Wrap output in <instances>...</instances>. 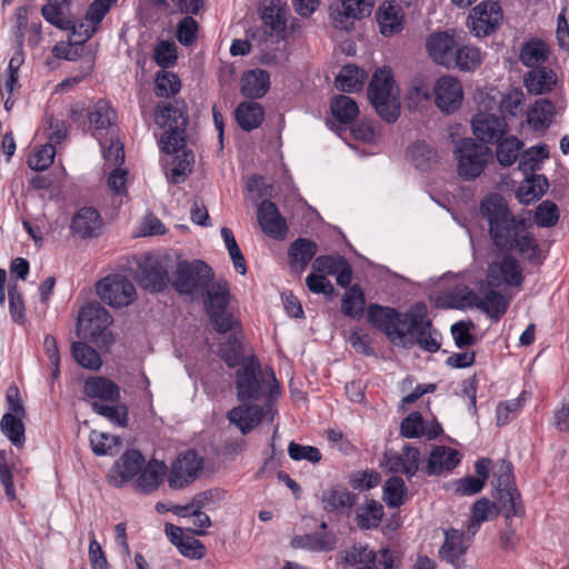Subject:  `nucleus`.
<instances>
[{
	"mask_svg": "<svg viewBox=\"0 0 569 569\" xmlns=\"http://www.w3.org/2000/svg\"><path fill=\"white\" fill-rule=\"evenodd\" d=\"M368 321L391 341L418 345L423 351L435 353L441 343L440 333L428 318V307L423 301L411 305L405 312L392 307L370 303L367 309Z\"/></svg>",
	"mask_w": 569,
	"mask_h": 569,
	"instance_id": "f257e3e1",
	"label": "nucleus"
},
{
	"mask_svg": "<svg viewBox=\"0 0 569 569\" xmlns=\"http://www.w3.org/2000/svg\"><path fill=\"white\" fill-rule=\"evenodd\" d=\"M237 399L241 405L227 413L228 420L236 425L242 435H247L258 426L266 415V409L259 405H248L259 400L264 395L266 381L261 376V366L256 356L248 357L236 371Z\"/></svg>",
	"mask_w": 569,
	"mask_h": 569,
	"instance_id": "f03ea898",
	"label": "nucleus"
},
{
	"mask_svg": "<svg viewBox=\"0 0 569 569\" xmlns=\"http://www.w3.org/2000/svg\"><path fill=\"white\" fill-rule=\"evenodd\" d=\"M488 218L489 232L493 244L499 251L510 253L517 251L520 257L533 267L543 263V254L538 240L529 231L525 216H485Z\"/></svg>",
	"mask_w": 569,
	"mask_h": 569,
	"instance_id": "7ed1b4c3",
	"label": "nucleus"
},
{
	"mask_svg": "<svg viewBox=\"0 0 569 569\" xmlns=\"http://www.w3.org/2000/svg\"><path fill=\"white\" fill-rule=\"evenodd\" d=\"M154 119L158 126L167 128L159 141L161 151L166 153L176 151L180 142H186L189 114L183 100H176L174 103L158 102L154 106Z\"/></svg>",
	"mask_w": 569,
	"mask_h": 569,
	"instance_id": "20e7f679",
	"label": "nucleus"
},
{
	"mask_svg": "<svg viewBox=\"0 0 569 569\" xmlns=\"http://www.w3.org/2000/svg\"><path fill=\"white\" fill-rule=\"evenodd\" d=\"M457 172L465 181H473L481 176L493 161L495 153L489 146L479 143L475 138H460L453 148Z\"/></svg>",
	"mask_w": 569,
	"mask_h": 569,
	"instance_id": "39448f33",
	"label": "nucleus"
},
{
	"mask_svg": "<svg viewBox=\"0 0 569 569\" xmlns=\"http://www.w3.org/2000/svg\"><path fill=\"white\" fill-rule=\"evenodd\" d=\"M491 485L492 497L498 501L506 519L525 516V506L521 493L516 487L513 466L509 460L501 459L497 465Z\"/></svg>",
	"mask_w": 569,
	"mask_h": 569,
	"instance_id": "423d86ee",
	"label": "nucleus"
},
{
	"mask_svg": "<svg viewBox=\"0 0 569 569\" xmlns=\"http://www.w3.org/2000/svg\"><path fill=\"white\" fill-rule=\"evenodd\" d=\"M112 323L108 310L98 302L82 307L78 316V335L94 343L98 348H107L112 343L111 333L107 330Z\"/></svg>",
	"mask_w": 569,
	"mask_h": 569,
	"instance_id": "0eeeda50",
	"label": "nucleus"
},
{
	"mask_svg": "<svg viewBox=\"0 0 569 569\" xmlns=\"http://www.w3.org/2000/svg\"><path fill=\"white\" fill-rule=\"evenodd\" d=\"M134 278L139 286L150 292H162L171 282L169 271L172 269L170 254L144 253L136 257Z\"/></svg>",
	"mask_w": 569,
	"mask_h": 569,
	"instance_id": "6e6552de",
	"label": "nucleus"
},
{
	"mask_svg": "<svg viewBox=\"0 0 569 569\" xmlns=\"http://www.w3.org/2000/svg\"><path fill=\"white\" fill-rule=\"evenodd\" d=\"M203 306L210 322L218 333H227L237 325L233 316L227 311L230 303L229 283L224 279H219L204 289Z\"/></svg>",
	"mask_w": 569,
	"mask_h": 569,
	"instance_id": "1a4fd4ad",
	"label": "nucleus"
},
{
	"mask_svg": "<svg viewBox=\"0 0 569 569\" xmlns=\"http://www.w3.org/2000/svg\"><path fill=\"white\" fill-rule=\"evenodd\" d=\"M214 279L212 268L202 260L179 261L170 282L172 288L180 295L194 297L203 295Z\"/></svg>",
	"mask_w": 569,
	"mask_h": 569,
	"instance_id": "9d476101",
	"label": "nucleus"
},
{
	"mask_svg": "<svg viewBox=\"0 0 569 569\" xmlns=\"http://www.w3.org/2000/svg\"><path fill=\"white\" fill-rule=\"evenodd\" d=\"M100 299L112 308L127 307L136 299L133 283L123 274L114 273L104 277L96 284Z\"/></svg>",
	"mask_w": 569,
	"mask_h": 569,
	"instance_id": "9b49d317",
	"label": "nucleus"
},
{
	"mask_svg": "<svg viewBox=\"0 0 569 569\" xmlns=\"http://www.w3.org/2000/svg\"><path fill=\"white\" fill-rule=\"evenodd\" d=\"M203 468V460L194 450L180 453L171 463L168 472V486L180 490L191 485Z\"/></svg>",
	"mask_w": 569,
	"mask_h": 569,
	"instance_id": "f8f14e48",
	"label": "nucleus"
},
{
	"mask_svg": "<svg viewBox=\"0 0 569 569\" xmlns=\"http://www.w3.org/2000/svg\"><path fill=\"white\" fill-rule=\"evenodd\" d=\"M460 42L456 29L437 30L426 38V50L436 64L448 69Z\"/></svg>",
	"mask_w": 569,
	"mask_h": 569,
	"instance_id": "ddd939ff",
	"label": "nucleus"
},
{
	"mask_svg": "<svg viewBox=\"0 0 569 569\" xmlns=\"http://www.w3.org/2000/svg\"><path fill=\"white\" fill-rule=\"evenodd\" d=\"M471 129L475 139L486 146L496 144L508 132V123L505 116L479 111L472 117Z\"/></svg>",
	"mask_w": 569,
	"mask_h": 569,
	"instance_id": "4468645a",
	"label": "nucleus"
},
{
	"mask_svg": "<svg viewBox=\"0 0 569 569\" xmlns=\"http://www.w3.org/2000/svg\"><path fill=\"white\" fill-rule=\"evenodd\" d=\"M358 495L350 491L342 483L329 485L321 491L320 502L322 510L328 515L349 517L358 503Z\"/></svg>",
	"mask_w": 569,
	"mask_h": 569,
	"instance_id": "2eb2a0df",
	"label": "nucleus"
},
{
	"mask_svg": "<svg viewBox=\"0 0 569 569\" xmlns=\"http://www.w3.org/2000/svg\"><path fill=\"white\" fill-rule=\"evenodd\" d=\"M432 90L435 103L441 112L450 114L460 108L463 92L457 78L442 76L436 81Z\"/></svg>",
	"mask_w": 569,
	"mask_h": 569,
	"instance_id": "dca6fc26",
	"label": "nucleus"
},
{
	"mask_svg": "<svg viewBox=\"0 0 569 569\" xmlns=\"http://www.w3.org/2000/svg\"><path fill=\"white\" fill-rule=\"evenodd\" d=\"M144 463L146 459L140 450H126L110 469V482L117 488L122 487L138 476Z\"/></svg>",
	"mask_w": 569,
	"mask_h": 569,
	"instance_id": "f3484780",
	"label": "nucleus"
},
{
	"mask_svg": "<svg viewBox=\"0 0 569 569\" xmlns=\"http://www.w3.org/2000/svg\"><path fill=\"white\" fill-rule=\"evenodd\" d=\"M487 278L488 287H498L501 282L512 287H519L523 282L520 263L509 253H507L500 262L489 264Z\"/></svg>",
	"mask_w": 569,
	"mask_h": 569,
	"instance_id": "a211bd4d",
	"label": "nucleus"
},
{
	"mask_svg": "<svg viewBox=\"0 0 569 569\" xmlns=\"http://www.w3.org/2000/svg\"><path fill=\"white\" fill-rule=\"evenodd\" d=\"M28 472L29 469H22L18 466V457L13 450H0V482L9 501H14L17 498L14 477L18 480H23Z\"/></svg>",
	"mask_w": 569,
	"mask_h": 569,
	"instance_id": "6ab92c4d",
	"label": "nucleus"
},
{
	"mask_svg": "<svg viewBox=\"0 0 569 569\" xmlns=\"http://www.w3.org/2000/svg\"><path fill=\"white\" fill-rule=\"evenodd\" d=\"M379 31L383 37H391L403 30L406 18L402 8L395 1L381 2L376 11Z\"/></svg>",
	"mask_w": 569,
	"mask_h": 569,
	"instance_id": "aec40b11",
	"label": "nucleus"
},
{
	"mask_svg": "<svg viewBox=\"0 0 569 569\" xmlns=\"http://www.w3.org/2000/svg\"><path fill=\"white\" fill-rule=\"evenodd\" d=\"M461 461V455L457 449L436 446L421 469L426 476H440L445 471H452Z\"/></svg>",
	"mask_w": 569,
	"mask_h": 569,
	"instance_id": "412c9836",
	"label": "nucleus"
},
{
	"mask_svg": "<svg viewBox=\"0 0 569 569\" xmlns=\"http://www.w3.org/2000/svg\"><path fill=\"white\" fill-rule=\"evenodd\" d=\"M478 295L467 286H456L448 292L439 295L435 305L440 309H458L477 308Z\"/></svg>",
	"mask_w": 569,
	"mask_h": 569,
	"instance_id": "4be33fe9",
	"label": "nucleus"
},
{
	"mask_svg": "<svg viewBox=\"0 0 569 569\" xmlns=\"http://www.w3.org/2000/svg\"><path fill=\"white\" fill-rule=\"evenodd\" d=\"M270 89V74L267 70L256 68L247 70L241 77L240 93L250 100L263 98Z\"/></svg>",
	"mask_w": 569,
	"mask_h": 569,
	"instance_id": "5701e85b",
	"label": "nucleus"
},
{
	"mask_svg": "<svg viewBox=\"0 0 569 569\" xmlns=\"http://www.w3.org/2000/svg\"><path fill=\"white\" fill-rule=\"evenodd\" d=\"M338 538L333 531L298 535L291 539L295 549H306L312 552H329L336 549Z\"/></svg>",
	"mask_w": 569,
	"mask_h": 569,
	"instance_id": "b1692460",
	"label": "nucleus"
},
{
	"mask_svg": "<svg viewBox=\"0 0 569 569\" xmlns=\"http://www.w3.org/2000/svg\"><path fill=\"white\" fill-rule=\"evenodd\" d=\"M168 471L163 461L151 459L147 466H143L134 480V487L144 495L156 491Z\"/></svg>",
	"mask_w": 569,
	"mask_h": 569,
	"instance_id": "393cba45",
	"label": "nucleus"
},
{
	"mask_svg": "<svg viewBox=\"0 0 569 569\" xmlns=\"http://www.w3.org/2000/svg\"><path fill=\"white\" fill-rule=\"evenodd\" d=\"M83 393L88 398L100 399L106 402H118L120 400V387L103 376L87 378L83 383Z\"/></svg>",
	"mask_w": 569,
	"mask_h": 569,
	"instance_id": "a878e982",
	"label": "nucleus"
},
{
	"mask_svg": "<svg viewBox=\"0 0 569 569\" xmlns=\"http://www.w3.org/2000/svg\"><path fill=\"white\" fill-rule=\"evenodd\" d=\"M318 252L317 243L309 238H297L288 249V260L291 270L302 272Z\"/></svg>",
	"mask_w": 569,
	"mask_h": 569,
	"instance_id": "bb28decb",
	"label": "nucleus"
},
{
	"mask_svg": "<svg viewBox=\"0 0 569 569\" xmlns=\"http://www.w3.org/2000/svg\"><path fill=\"white\" fill-rule=\"evenodd\" d=\"M367 94L368 99L400 94L391 67L383 66L375 71L368 83Z\"/></svg>",
	"mask_w": 569,
	"mask_h": 569,
	"instance_id": "cd10ccee",
	"label": "nucleus"
},
{
	"mask_svg": "<svg viewBox=\"0 0 569 569\" xmlns=\"http://www.w3.org/2000/svg\"><path fill=\"white\" fill-rule=\"evenodd\" d=\"M551 50L549 44L540 38H530L521 44L519 61L528 68H542L548 61Z\"/></svg>",
	"mask_w": 569,
	"mask_h": 569,
	"instance_id": "c85d7f7f",
	"label": "nucleus"
},
{
	"mask_svg": "<svg viewBox=\"0 0 569 569\" xmlns=\"http://www.w3.org/2000/svg\"><path fill=\"white\" fill-rule=\"evenodd\" d=\"M467 546H465L463 536L457 530L446 532L443 545L439 550L441 560L452 565L455 569L465 568V553Z\"/></svg>",
	"mask_w": 569,
	"mask_h": 569,
	"instance_id": "c756f323",
	"label": "nucleus"
},
{
	"mask_svg": "<svg viewBox=\"0 0 569 569\" xmlns=\"http://www.w3.org/2000/svg\"><path fill=\"white\" fill-rule=\"evenodd\" d=\"M264 113L261 103L253 100L242 101L234 109V120L242 131L250 132L262 124Z\"/></svg>",
	"mask_w": 569,
	"mask_h": 569,
	"instance_id": "7c9ffc66",
	"label": "nucleus"
},
{
	"mask_svg": "<svg viewBox=\"0 0 569 569\" xmlns=\"http://www.w3.org/2000/svg\"><path fill=\"white\" fill-rule=\"evenodd\" d=\"M342 11L333 16L335 26L339 29L348 30L346 20H360L369 17L375 7V0H341Z\"/></svg>",
	"mask_w": 569,
	"mask_h": 569,
	"instance_id": "2f4dec72",
	"label": "nucleus"
},
{
	"mask_svg": "<svg viewBox=\"0 0 569 569\" xmlns=\"http://www.w3.org/2000/svg\"><path fill=\"white\" fill-rule=\"evenodd\" d=\"M523 83L529 93L537 96L548 93L557 83V74L548 67L533 68L525 76Z\"/></svg>",
	"mask_w": 569,
	"mask_h": 569,
	"instance_id": "473e14b6",
	"label": "nucleus"
},
{
	"mask_svg": "<svg viewBox=\"0 0 569 569\" xmlns=\"http://www.w3.org/2000/svg\"><path fill=\"white\" fill-rule=\"evenodd\" d=\"M556 116V107L552 101L539 98L527 112V122L535 131L547 130Z\"/></svg>",
	"mask_w": 569,
	"mask_h": 569,
	"instance_id": "72a5a7b5",
	"label": "nucleus"
},
{
	"mask_svg": "<svg viewBox=\"0 0 569 569\" xmlns=\"http://www.w3.org/2000/svg\"><path fill=\"white\" fill-rule=\"evenodd\" d=\"M549 188V181L545 174L531 173L518 187L516 198L520 203L530 204L540 199Z\"/></svg>",
	"mask_w": 569,
	"mask_h": 569,
	"instance_id": "f704fd0d",
	"label": "nucleus"
},
{
	"mask_svg": "<svg viewBox=\"0 0 569 569\" xmlns=\"http://www.w3.org/2000/svg\"><path fill=\"white\" fill-rule=\"evenodd\" d=\"M483 283L479 288L483 293V299L478 298L477 308L487 313L493 321H499L509 308V300L499 291L493 289L486 290Z\"/></svg>",
	"mask_w": 569,
	"mask_h": 569,
	"instance_id": "c9c22d12",
	"label": "nucleus"
},
{
	"mask_svg": "<svg viewBox=\"0 0 569 569\" xmlns=\"http://www.w3.org/2000/svg\"><path fill=\"white\" fill-rule=\"evenodd\" d=\"M171 153H174L176 156L172 160L170 178L173 183H180L192 172L194 153L186 147V142H180L178 149L169 152L168 154Z\"/></svg>",
	"mask_w": 569,
	"mask_h": 569,
	"instance_id": "e433bc0d",
	"label": "nucleus"
},
{
	"mask_svg": "<svg viewBox=\"0 0 569 569\" xmlns=\"http://www.w3.org/2000/svg\"><path fill=\"white\" fill-rule=\"evenodd\" d=\"M92 136L102 130H108L117 117L116 110L104 99H99L92 110L87 112Z\"/></svg>",
	"mask_w": 569,
	"mask_h": 569,
	"instance_id": "4c0bfd02",
	"label": "nucleus"
},
{
	"mask_svg": "<svg viewBox=\"0 0 569 569\" xmlns=\"http://www.w3.org/2000/svg\"><path fill=\"white\" fill-rule=\"evenodd\" d=\"M365 80V71L357 64L348 63L337 74L335 86L341 92H358L362 89Z\"/></svg>",
	"mask_w": 569,
	"mask_h": 569,
	"instance_id": "58836bf2",
	"label": "nucleus"
},
{
	"mask_svg": "<svg viewBox=\"0 0 569 569\" xmlns=\"http://www.w3.org/2000/svg\"><path fill=\"white\" fill-rule=\"evenodd\" d=\"M330 111L333 119L343 126L351 124L359 114L356 100L345 94H337L331 98Z\"/></svg>",
	"mask_w": 569,
	"mask_h": 569,
	"instance_id": "ea45409f",
	"label": "nucleus"
},
{
	"mask_svg": "<svg viewBox=\"0 0 569 569\" xmlns=\"http://www.w3.org/2000/svg\"><path fill=\"white\" fill-rule=\"evenodd\" d=\"M482 63V54L479 48L460 42L455 51L453 61L449 70L459 69L462 72L475 71Z\"/></svg>",
	"mask_w": 569,
	"mask_h": 569,
	"instance_id": "a19ab883",
	"label": "nucleus"
},
{
	"mask_svg": "<svg viewBox=\"0 0 569 569\" xmlns=\"http://www.w3.org/2000/svg\"><path fill=\"white\" fill-rule=\"evenodd\" d=\"M26 417L6 412L0 420L1 432L17 448H22L26 443V427L23 423Z\"/></svg>",
	"mask_w": 569,
	"mask_h": 569,
	"instance_id": "79ce46f5",
	"label": "nucleus"
},
{
	"mask_svg": "<svg viewBox=\"0 0 569 569\" xmlns=\"http://www.w3.org/2000/svg\"><path fill=\"white\" fill-rule=\"evenodd\" d=\"M408 489L405 480L392 476L382 486V500L389 508H399L406 503Z\"/></svg>",
	"mask_w": 569,
	"mask_h": 569,
	"instance_id": "37998d69",
	"label": "nucleus"
},
{
	"mask_svg": "<svg viewBox=\"0 0 569 569\" xmlns=\"http://www.w3.org/2000/svg\"><path fill=\"white\" fill-rule=\"evenodd\" d=\"M366 298L362 288L355 283L341 299V311L351 319H359L365 311Z\"/></svg>",
	"mask_w": 569,
	"mask_h": 569,
	"instance_id": "c03bdc74",
	"label": "nucleus"
},
{
	"mask_svg": "<svg viewBox=\"0 0 569 569\" xmlns=\"http://www.w3.org/2000/svg\"><path fill=\"white\" fill-rule=\"evenodd\" d=\"M383 515V506L379 501L373 499L367 500L366 506L357 511V526L362 530L376 529L379 527Z\"/></svg>",
	"mask_w": 569,
	"mask_h": 569,
	"instance_id": "a18cd8bd",
	"label": "nucleus"
},
{
	"mask_svg": "<svg viewBox=\"0 0 569 569\" xmlns=\"http://www.w3.org/2000/svg\"><path fill=\"white\" fill-rule=\"evenodd\" d=\"M71 355L74 361L84 369L98 371L102 366V359L99 352L86 342H72Z\"/></svg>",
	"mask_w": 569,
	"mask_h": 569,
	"instance_id": "49530a36",
	"label": "nucleus"
},
{
	"mask_svg": "<svg viewBox=\"0 0 569 569\" xmlns=\"http://www.w3.org/2000/svg\"><path fill=\"white\" fill-rule=\"evenodd\" d=\"M102 216H72L70 229L82 239L98 237L103 228Z\"/></svg>",
	"mask_w": 569,
	"mask_h": 569,
	"instance_id": "de8ad7c7",
	"label": "nucleus"
},
{
	"mask_svg": "<svg viewBox=\"0 0 569 569\" xmlns=\"http://www.w3.org/2000/svg\"><path fill=\"white\" fill-rule=\"evenodd\" d=\"M376 113L386 123H395L401 113L400 94L381 97L378 99H369Z\"/></svg>",
	"mask_w": 569,
	"mask_h": 569,
	"instance_id": "09e8293b",
	"label": "nucleus"
},
{
	"mask_svg": "<svg viewBox=\"0 0 569 569\" xmlns=\"http://www.w3.org/2000/svg\"><path fill=\"white\" fill-rule=\"evenodd\" d=\"M549 158V149L547 144L539 143L525 150L520 156L518 169L525 174L535 173L540 170V164Z\"/></svg>",
	"mask_w": 569,
	"mask_h": 569,
	"instance_id": "8fccbe9b",
	"label": "nucleus"
},
{
	"mask_svg": "<svg viewBox=\"0 0 569 569\" xmlns=\"http://www.w3.org/2000/svg\"><path fill=\"white\" fill-rule=\"evenodd\" d=\"M32 9V3H29L19 6L14 10L13 24L10 30L13 49L21 50L24 46V32L28 28V16Z\"/></svg>",
	"mask_w": 569,
	"mask_h": 569,
	"instance_id": "3c124183",
	"label": "nucleus"
},
{
	"mask_svg": "<svg viewBox=\"0 0 569 569\" xmlns=\"http://www.w3.org/2000/svg\"><path fill=\"white\" fill-rule=\"evenodd\" d=\"M91 409L93 412L102 416L117 427L126 428L128 426L129 409L124 403L110 406L93 401L91 403Z\"/></svg>",
	"mask_w": 569,
	"mask_h": 569,
	"instance_id": "603ef678",
	"label": "nucleus"
},
{
	"mask_svg": "<svg viewBox=\"0 0 569 569\" xmlns=\"http://www.w3.org/2000/svg\"><path fill=\"white\" fill-rule=\"evenodd\" d=\"M244 350L240 339L231 335L227 341L220 345V358L228 366V368H239L242 362L247 359L243 357Z\"/></svg>",
	"mask_w": 569,
	"mask_h": 569,
	"instance_id": "864d4df0",
	"label": "nucleus"
},
{
	"mask_svg": "<svg viewBox=\"0 0 569 569\" xmlns=\"http://www.w3.org/2000/svg\"><path fill=\"white\" fill-rule=\"evenodd\" d=\"M181 89L180 78L171 71L160 70L154 77V94L158 98H169Z\"/></svg>",
	"mask_w": 569,
	"mask_h": 569,
	"instance_id": "5fc2aeb1",
	"label": "nucleus"
},
{
	"mask_svg": "<svg viewBox=\"0 0 569 569\" xmlns=\"http://www.w3.org/2000/svg\"><path fill=\"white\" fill-rule=\"evenodd\" d=\"M496 156L502 167H510L518 159L519 150L523 143L515 136L502 138L496 143Z\"/></svg>",
	"mask_w": 569,
	"mask_h": 569,
	"instance_id": "6e6d98bb",
	"label": "nucleus"
},
{
	"mask_svg": "<svg viewBox=\"0 0 569 569\" xmlns=\"http://www.w3.org/2000/svg\"><path fill=\"white\" fill-rule=\"evenodd\" d=\"M246 199L256 203L263 198H272L276 188L272 183H267L264 177L251 174L246 182Z\"/></svg>",
	"mask_w": 569,
	"mask_h": 569,
	"instance_id": "4d7b16f0",
	"label": "nucleus"
},
{
	"mask_svg": "<svg viewBox=\"0 0 569 569\" xmlns=\"http://www.w3.org/2000/svg\"><path fill=\"white\" fill-rule=\"evenodd\" d=\"M407 154L416 168L427 170L437 157V151L423 141H417L409 146Z\"/></svg>",
	"mask_w": 569,
	"mask_h": 569,
	"instance_id": "13d9d810",
	"label": "nucleus"
},
{
	"mask_svg": "<svg viewBox=\"0 0 569 569\" xmlns=\"http://www.w3.org/2000/svg\"><path fill=\"white\" fill-rule=\"evenodd\" d=\"M262 231L274 240H283L288 233L284 216H257Z\"/></svg>",
	"mask_w": 569,
	"mask_h": 569,
	"instance_id": "bf43d9fd",
	"label": "nucleus"
},
{
	"mask_svg": "<svg viewBox=\"0 0 569 569\" xmlns=\"http://www.w3.org/2000/svg\"><path fill=\"white\" fill-rule=\"evenodd\" d=\"M349 485L353 490L367 491L381 482V475L375 469L353 471L349 475Z\"/></svg>",
	"mask_w": 569,
	"mask_h": 569,
	"instance_id": "052dcab7",
	"label": "nucleus"
},
{
	"mask_svg": "<svg viewBox=\"0 0 569 569\" xmlns=\"http://www.w3.org/2000/svg\"><path fill=\"white\" fill-rule=\"evenodd\" d=\"M117 3L118 0H93L87 8L84 20L98 30L100 23Z\"/></svg>",
	"mask_w": 569,
	"mask_h": 569,
	"instance_id": "680f3d73",
	"label": "nucleus"
},
{
	"mask_svg": "<svg viewBox=\"0 0 569 569\" xmlns=\"http://www.w3.org/2000/svg\"><path fill=\"white\" fill-rule=\"evenodd\" d=\"M127 170L114 169L112 170L107 179L108 187L113 192L112 194V204L116 208H119L122 203V198L127 197Z\"/></svg>",
	"mask_w": 569,
	"mask_h": 569,
	"instance_id": "e2e57ef3",
	"label": "nucleus"
},
{
	"mask_svg": "<svg viewBox=\"0 0 569 569\" xmlns=\"http://www.w3.org/2000/svg\"><path fill=\"white\" fill-rule=\"evenodd\" d=\"M199 24L191 16H184L177 26L176 38L181 46L188 47L198 39Z\"/></svg>",
	"mask_w": 569,
	"mask_h": 569,
	"instance_id": "0e129e2a",
	"label": "nucleus"
},
{
	"mask_svg": "<svg viewBox=\"0 0 569 569\" xmlns=\"http://www.w3.org/2000/svg\"><path fill=\"white\" fill-rule=\"evenodd\" d=\"M226 499V491L221 488H211L196 493L192 497L196 508L201 510H214L217 505Z\"/></svg>",
	"mask_w": 569,
	"mask_h": 569,
	"instance_id": "69168bd1",
	"label": "nucleus"
},
{
	"mask_svg": "<svg viewBox=\"0 0 569 569\" xmlns=\"http://www.w3.org/2000/svg\"><path fill=\"white\" fill-rule=\"evenodd\" d=\"M178 59L177 46L170 41H160L153 51V60L162 70L173 67Z\"/></svg>",
	"mask_w": 569,
	"mask_h": 569,
	"instance_id": "338daca9",
	"label": "nucleus"
},
{
	"mask_svg": "<svg viewBox=\"0 0 569 569\" xmlns=\"http://www.w3.org/2000/svg\"><path fill=\"white\" fill-rule=\"evenodd\" d=\"M472 329H475V323L471 320H461L451 326V333L459 349H465L476 343V337L471 333Z\"/></svg>",
	"mask_w": 569,
	"mask_h": 569,
	"instance_id": "774afa93",
	"label": "nucleus"
}]
</instances>
